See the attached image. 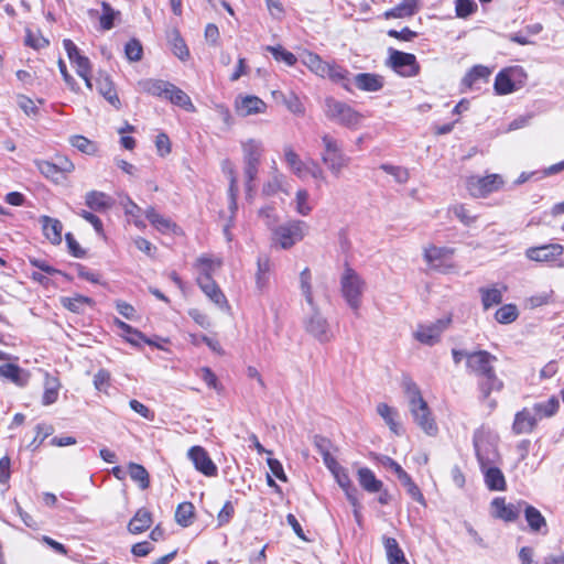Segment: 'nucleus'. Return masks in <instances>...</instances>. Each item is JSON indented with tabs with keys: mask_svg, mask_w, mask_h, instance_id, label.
Instances as JSON below:
<instances>
[{
	"mask_svg": "<svg viewBox=\"0 0 564 564\" xmlns=\"http://www.w3.org/2000/svg\"><path fill=\"white\" fill-rule=\"evenodd\" d=\"M377 413L382 417L392 434L399 436L403 433L402 424L399 421V412L395 408L380 402L377 405Z\"/></svg>",
	"mask_w": 564,
	"mask_h": 564,
	"instance_id": "nucleus-27",
	"label": "nucleus"
},
{
	"mask_svg": "<svg viewBox=\"0 0 564 564\" xmlns=\"http://www.w3.org/2000/svg\"><path fill=\"white\" fill-rule=\"evenodd\" d=\"M322 152L321 161L326 165L330 174L335 177H339L344 169L350 164V156H348L339 140L328 133H324L321 137Z\"/></svg>",
	"mask_w": 564,
	"mask_h": 564,
	"instance_id": "nucleus-3",
	"label": "nucleus"
},
{
	"mask_svg": "<svg viewBox=\"0 0 564 564\" xmlns=\"http://www.w3.org/2000/svg\"><path fill=\"white\" fill-rule=\"evenodd\" d=\"M523 505L525 500L509 502L506 497H495L489 505L490 516L506 523L516 522L522 513Z\"/></svg>",
	"mask_w": 564,
	"mask_h": 564,
	"instance_id": "nucleus-10",
	"label": "nucleus"
},
{
	"mask_svg": "<svg viewBox=\"0 0 564 564\" xmlns=\"http://www.w3.org/2000/svg\"><path fill=\"white\" fill-rule=\"evenodd\" d=\"M466 365L468 370L478 376L479 390L484 399H487L492 391H499L502 382L497 378L492 368V361L496 360L495 355H466Z\"/></svg>",
	"mask_w": 564,
	"mask_h": 564,
	"instance_id": "nucleus-2",
	"label": "nucleus"
},
{
	"mask_svg": "<svg viewBox=\"0 0 564 564\" xmlns=\"http://www.w3.org/2000/svg\"><path fill=\"white\" fill-rule=\"evenodd\" d=\"M265 51L270 52L273 55L275 61L283 62L288 66H293L297 62L296 56L292 52L286 51L281 45H276V46L268 45V46H265Z\"/></svg>",
	"mask_w": 564,
	"mask_h": 564,
	"instance_id": "nucleus-52",
	"label": "nucleus"
},
{
	"mask_svg": "<svg viewBox=\"0 0 564 564\" xmlns=\"http://www.w3.org/2000/svg\"><path fill=\"white\" fill-rule=\"evenodd\" d=\"M69 142L74 148H76L83 153L93 154L96 151V145L94 144V142L88 140L86 137L73 135L69 139Z\"/></svg>",
	"mask_w": 564,
	"mask_h": 564,
	"instance_id": "nucleus-60",
	"label": "nucleus"
},
{
	"mask_svg": "<svg viewBox=\"0 0 564 564\" xmlns=\"http://www.w3.org/2000/svg\"><path fill=\"white\" fill-rule=\"evenodd\" d=\"M113 203L112 197L104 192L90 191L85 195V204L94 212H106L113 206Z\"/></svg>",
	"mask_w": 564,
	"mask_h": 564,
	"instance_id": "nucleus-30",
	"label": "nucleus"
},
{
	"mask_svg": "<svg viewBox=\"0 0 564 564\" xmlns=\"http://www.w3.org/2000/svg\"><path fill=\"white\" fill-rule=\"evenodd\" d=\"M39 221L46 239H48L53 245H59L63 231L62 223L50 216H41Z\"/></svg>",
	"mask_w": 564,
	"mask_h": 564,
	"instance_id": "nucleus-33",
	"label": "nucleus"
},
{
	"mask_svg": "<svg viewBox=\"0 0 564 564\" xmlns=\"http://www.w3.org/2000/svg\"><path fill=\"white\" fill-rule=\"evenodd\" d=\"M352 82L364 91H379L383 87L382 77L371 73H359L354 76Z\"/></svg>",
	"mask_w": 564,
	"mask_h": 564,
	"instance_id": "nucleus-36",
	"label": "nucleus"
},
{
	"mask_svg": "<svg viewBox=\"0 0 564 564\" xmlns=\"http://www.w3.org/2000/svg\"><path fill=\"white\" fill-rule=\"evenodd\" d=\"M522 512L524 514L528 527L532 533L535 534H546L547 522L545 517L541 513V511L534 506L528 503L523 505Z\"/></svg>",
	"mask_w": 564,
	"mask_h": 564,
	"instance_id": "nucleus-20",
	"label": "nucleus"
},
{
	"mask_svg": "<svg viewBox=\"0 0 564 564\" xmlns=\"http://www.w3.org/2000/svg\"><path fill=\"white\" fill-rule=\"evenodd\" d=\"M484 476V481L488 490L490 491H506L507 480L502 470L497 466H488L480 469Z\"/></svg>",
	"mask_w": 564,
	"mask_h": 564,
	"instance_id": "nucleus-26",
	"label": "nucleus"
},
{
	"mask_svg": "<svg viewBox=\"0 0 564 564\" xmlns=\"http://www.w3.org/2000/svg\"><path fill=\"white\" fill-rule=\"evenodd\" d=\"M357 478L360 487L367 492H379L383 488V482L378 479L375 473L368 467L359 468L357 471Z\"/></svg>",
	"mask_w": 564,
	"mask_h": 564,
	"instance_id": "nucleus-35",
	"label": "nucleus"
},
{
	"mask_svg": "<svg viewBox=\"0 0 564 564\" xmlns=\"http://www.w3.org/2000/svg\"><path fill=\"white\" fill-rule=\"evenodd\" d=\"M388 65L403 77L416 76L420 72V65L414 54L404 53L394 48H389Z\"/></svg>",
	"mask_w": 564,
	"mask_h": 564,
	"instance_id": "nucleus-11",
	"label": "nucleus"
},
{
	"mask_svg": "<svg viewBox=\"0 0 564 564\" xmlns=\"http://www.w3.org/2000/svg\"><path fill=\"white\" fill-rule=\"evenodd\" d=\"M366 281L350 267L346 265L340 276V292L347 305L357 314L366 291Z\"/></svg>",
	"mask_w": 564,
	"mask_h": 564,
	"instance_id": "nucleus-5",
	"label": "nucleus"
},
{
	"mask_svg": "<svg viewBox=\"0 0 564 564\" xmlns=\"http://www.w3.org/2000/svg\"><path fill=\"white\" fill-rule=\"evenodd\" d=\"M334 477L336 478V481L341 487V489L345 491L347 499L355 508V516L356 518H359V501L356 496L357 489L352 485V481L349 477V474L346 468L340 467L336 471L333 473Z\"/></svg>",
	"mask_w": 564,
	"mask_h": 564,
	"instance_id": "nucleus-24",
	"label": "nucleus"
},
{
	"mask_svg": "<svg viewBox=\"0 0 564 564\" xmlns=\"http://www.w3.org/2000/svg\"><path fill=\"white\" fill-rule=\"evenodd\" d=\"M451 323L452 317L444 316L434 323L420 325L414 333V337L423 344L433 345L438 341L441 334L449 326Z\"/></svg>",
	"mask_w": 564,
	"mask_h": 564,
	"instance_id": "nucleus-15",
	"label": "nucleus"
},
{
	"mask_svg": "<svg viewBox=\"0 0 564 564\" xmlns=\"http://www.w3.org/2000/svg\"><path fill=\"white\" fill-rule=\"evenodd\" d=\"M491 70L484 65L474 66L463 78V85L473 88L478 80H487Z\"/></svg>",
	"mask_w": 564,
	"mask_h": 564,
	"instance_id": "nucleus-46",
	"label": "nucleus"
},
{
	"mask_svg": "<svg viewBox=\"0 0 564 564\" xmlns=\"http://www.w3.org/2000/svg\"><path fill=\"white\" fill-rule=\"evenodd\" d=\"M258 271L256 274V283L258 289L262 290L268 284V273L270 270V261L267 257H259L258 258Z\"/></svg>",
	"mask_w": 564,
	"mask_h": 564,
	"instance_id": "nucleus-54",
	"label": "nucleus"
},
{
	"mask_svg": "<svg viewBox=\"0 0 564 564\" xmlns=\"http://www.w3.org/2000/svg\"><path fill=\"white\" fill-rule=\"evenodd\" d=\"M449 210L459 219L460 223H463L465 226L473 225L477 216L471 215L470 212L465 207V205L458 204L454 205L449 208Z\"/></svg>",
	"mask_w": 564,
	"mask_h": 564,
	"instance_id": "nucleus-61",
	"label": "nucleus"
},
{
	"mask_svg": "<svg viewBox=\"0 0 564 564\" xmlns=\"http://www.w3.org/2000/svg\"><path fill=\"white\" fill-rule=\"evenodd\" d=\"M308 229V225L303 220H289L273 230V241L282 249H290L304 239Z\"/></svg>",
	"mask_w": 564,
	"mask_h": 564,
	"instance_id": "nucleus-7",
	"label": "nucleus"
},
{
	"mask_svg": "<svg viewBox=\"0 0 564 564\" xmlns=\"http://www.w3.org/2000/svg\"><path fill=\"white\" fill-rule=\"evenodd\" d=\"M536 424V416L530 409L523 408L514 414L512 432L516 435L530 434L535 430Z\"/></svg>",
	"mask_w": 564,
	"mask_h": 564,
	"instance_id": "nucleus-22",
	"label": "nucleus"
},
{
	"mask_svg": "<svg viewBox=\"0 0 564 564\" xmlns=\"http://www.w3.org/2000/svg\"><path fill=\"white\" fill-rule=\"evenodd\" d=\"M560 408V403L556 397H551L545 402H539L533 405V411L535 412V416L542 417H551L557 413Z\"/></svg>",
	"mask_w": 564,
	"mask_h": 564,
	"instance_id": "nucleus-47",
	"label": "nucleus"
},
{
	"mask_svg": "<svg viewBox=\"0 0 564 564\" xmlns=\"http://www.w3.org/2000/svg\"><path fill=\"white\" fill-rule=\"evenodd\" d=\"M476 457L480 469L497 465L500 462V454L495 445L489 442H475Z\"/></svg>",
	"mask_w": 564,
	"mask_h": 564,
	"instance_id": "nucleus-23",
	"label": "nucleus"
},
{
	"mask_svg": "<svg viewBox=\"0 0 564 564\" xmlns=\"http://www.w3.org/2000/svg\"><path fill=\"white\" fill-rule=\"evenodd\" d=\"M564 252L560 243H550L539 247H531L525 251L528 259L536 262H550L556 260Z\"/></svg>",
	"mask_w": 564,
	"mask_h": 564,
	"instance_id": "nucleus-18",
	"label": "nucleus"
},
{
	"mask_svg": "<svg viewBox=\"0 0 564 564\" xmlns=\"http://www.w3.org/2000/svg\"><path fill=\"white\" fill-rule=\"evenodd\" d=\"M235 516V503L227 500L217 514V525L224 527L228 524Z\"/></svg>",
	"mask_w": 564,
	"mask_h": 564,
	"instance_id": "nucleus-62",
	"label": "nucleus"
},
{
	"mask_svg": "<svg viewBox=\"0 0 564 564\" xmlns=\"http://www.w3.org/2000/svg\"><path fill=\"white\" fill-rule=\"evenodd\" d=\"M308 192L306 189H299L295 194V210L302 216H307L312 212V206L308 203Z\"/></svg>",
	"mask_w": 564,
	"mask_h": 564,
	"instance_id": "nucleus-58",
	"label": "nucleus"
},
{
	"mask_svg": "<svg viewBox=\"0 0 564 564\" xmlns=\"http://www.w3.org/2000/svg\"><path fill=\"white\" fill-rule=\"evenodd\" d=\"M479 293L485 310L502 302V291L497 288H480Z\"/></svg>",
	"mask_w": 564,
	"mask_h": 564,
	"instance_id": "nucleus-50",
	"label": "nucleus"
},
{
	"mask_svg": "<svg viewBox=\"0 0 564 564\" xmlns=\"http://www.w3.org/2000/svg\"><path fill=\"white\" fill-rule=\"evenodd\" d=\"M171 84L172 83L162 79L145 78L139 80L137 86L141 93L165 99L166 94H169Z\"/></svg>",
	"mask_w": 564,
	"mask_h": 564,
	"instance_id": "nucleus-28",
	"label": "nucleus"
},
{
	"mask_svg": "<svg viewBox=\"0 0 564 564\" xmlns=\"http://www.w3.org/2000/svg\"><path fill=\"white\" fill-rule=\"evenodd\" d=\"M62 305L73 313H82L87 306L93 304L90 297L84 295L67 296L61 299Z\"/></svg>",
	"mask_w": 564,
	"mask_h": 564,
	"instance_id": "nucleus-44",
	"label": "nucleus"
},
{
	"mask_svg": "<svg viewBox=\"0 0 564 564\" xmlns=\"http://www.w3.org/2000/svg\"><path fill=\"white\" fill-rule=\"evenodd\" d=\"M127 468L130 478L138 484L140 489L145 490L150 487V475L143 465L131 462L128 464Z\"/></svg>",
	"mask_w": 564,
	"mask_h": 564,
	"instance_id": "nucleus-40",
	"label": "nucleus"
},
{
	"mask_svg": "<svg viewBox=\"0 0 564 564\" xmlns=\"http://www.w3.org/2000/svg\"><path fill=\"white\" fill-rule=\"evenodd\" d=\"M300 289L301 293L305 299V302L308 306H314V296H313V289H312V274L311 270L308 268H305L300 273Z\"/></svg>",
	"mask_w": 564,
	"mask_h": 564,
	"instance_id": "nucleus-49",
	"label": "nucleus"
},
{
	"mask_svg": "<svg viewBox=\"0 0 564 564\" xmlns=\"http://www.w3.org/2000/svg\"><path fill=\"white\" fill-rule=\"evenodd\" d=\"M381 540L389 564H410L397 539L383 535Z\"/></svg>",
	"mask_w": 564,
	"mask_h": 564,
	"instance_id": "nucleus-32",
	"label": "nucleus"
},
{
	"mask_svg": "<svg viewBox=\"0 0 564 564\" xmlns=\"http://www.w3.org/2000/svg\"><path fill=\"white\" fill-rule=\"evenodd\" d=\"M196 267L199 270V275L212 276V273L221 267V261L218 258L202 256L197 259Z\"/></svg>",
	"mask_w": 564,
	"mask_h": 564,
	"instance_id": "nucleus-51",
	"label": "nucleus"
},
{
	"mask_svg": "<svg viewBox=\"0 0 564 564\" xmlns=\"http://www.w3.org/2000/svg\"><path fill=\"white\" fill-rule=\"evenodd\" d=\"M525 79L527 74L521 67H509L497 74L494 88L497 95H508L521 88Z\"/></svg>",
	"mask_w": 564,
	"mask_h": 564,
	"instance_id": "nucleus-9",
	"label": "nucleus"
},
{
	"mask_svg": "<svg viewBox=\"0 0 564 564\" xmlns=\"http://www.w3.org/2000/svg\"><path fill=\"white\" fill-rule=\"evenodd\" d=\"M236 112L241 117L263 113L267 110V104L257 96H238L235 100Z\"/></svg>",
	"mask_w": 564,
	"mask_h": 564,
	"instance_id": "nucleus-17",
	"label": "nucleus"
},
{
	"mask_svg": "<svg viewBox=\"0 0 564 564\" xmlns=\"http://www.w3.org/2000/svg\"><path fill=\"white\" fill-rule=\"evenodd\" d=\"M402 386L404 393L409 399L410 412L414 422L424 431L425 434L429 436H435L438 433V426L427 402L422 395L420 388L409 377L403 379Z\"/></svg>",
	"mask_w": 564,
	"mask_h": 564,
	"instance_id": "nucleus-1",
	"label": "nucleus"
},
{
	"mask_svg": "<svg viewBox=\"0 0 564 564\" xmlns=\"http://www.w3.org/2000/svg\"><path fill=\"white\" fill-rule=\"evenodd\" d=\"M241 148L246 189L250 194L254 188L253 182L257 180L264 150L262 142L256 139L242 142Z\"/></svg>",
	"mask_w": 564,
	"mask_h": 564,
	"instance_id": "nucleus-4",
	"label": "nucleus"
},
{
	"mask_svg": "<svg viewBox=\"0 0 564 564\" xmlns=\"http://www.w3.org/2000/svg\"><path fill=\"white\" fill-rule=\"evenodd\" d=\"M284 178V175L274 167L271 172L270 178L263 184L262 194L265 196H273L278 192L283 191Z\"/></svg>",
	"mask_w": 564,
	"mask_h": 564,
	"instance_id": "nucleus-45",
	"label": "nucleus"
},
{
	"mask_svg": "<svg viewBox=\"0 0 564 564\" xmlns=\"http://www.w3.org/2000/svg\"><path fill=\"white\" fill-rule=\"evenodd\" d=\"M35 436L30 444V446H32L33 449H37L42 445L44 440L54 433V427L51 424L40 423L35 426Z\"/></svg>",
	"mask_w": 564,
	"mask_h": 564,
	"instance_id": "nucleus-56",
	"label": "nucleus"
},
{
	"mask_svg": "<svg viewBox=\"0 0 564 564\" xmlns=\"http://www.w3.org/2000/svg\"><path fill=\"white\" fill-rule=\"evenodd\" d=\"M284 160L290 170L300 178H304L307 175L317 181H325L326 176L319 164L310 159L307 161L301 160L299 154L293 150L291 145H286L283 149Z\"/></svg>",
	"mask_w": 564,
	"mask_h": 564,
	"instance_id": "nucleus-8",
	"label": "nucleus"
},
{
	"mask_svg": "<svg viewBox=\"0 0 564 564\" xmlns=\"http://www.w3.org/2000/svg\"><path fill=\"white\" fill-rule=\"evenodd\" d=\"M196 518L195 506L191 501H183L177 505L174 519L182 528L192 525Z\"/></svg>",
	"mask_w": 564,
	"mask_h": 564,
	"instance_id": "nucleus-37",
	"label": "nucleus"
},
{
	"mask_svg": "<svg viewBox=\"0 0 564 564\" xmlns=\"http://www.w3.org/2000/svg\"><path fill=\"white\" fill-rule=\"evenodd\" d=\"M153 523V514L147 508H139L128 523V531L133 534H141L148 531Z\"/></svg>",
	"mask_w": 564,
	"mask_h": 564,
	"instance_id": "nucleus-25",
	"label": "nucleus"
},
{
	"mask_svg": "<svg viewBox=\"0 0 564 564\" xmlns=\"http://www.w3.org/2000/svg\"><path fill=\"white\" fill-rule=\"evenodd\" d=\"M62 384L58 379V377L53 376L48 372H45L44 375V382H43V394H42V404L43 405H51L55 403L58 400L59 395V389Z\"/></svg>",
	"mask_w": 564,
	"mask_h": 564,
	"instance_id": "nucleus-31",
	"label": "nucleus"
},
{
	"mask_svg": "<svg viewBox=\"0 0 564 564\" xmlns=\"http://www.w3.org/2000/svg\"><path fill=\"white\" fill-rule=\"evenodd\" d=\"M188 457L193 462L195 468L207 477L217 475V466L209 457L207 451L202 446H193L188 451Z\"/></svg>",
	"mask_w": 564,
	"mask_h": 564,
	"instance_id": "nucleus-16",
	"label": "nucleus"
},
{
	"mask_svg": "<svg viewBox=\"0 0 564 564\" xmlns=\"http://www.w3.org/2000/svg\"><path fill=\"white\" fill-rule=\"evenodd\" d=\"M380 169L383 170L387 174L392 175L394 180L400 184H403L409 180V172L404 167L391 164H382Z\"/></svg>",
	"mask_w": 564,
	"mask_h": 564,
	"instance_id": "nucleus-64",
	"label": "nucleus"
},
{
	"mask_svg": "<svg viewBox=\"0 0 564 564\" xmlns=\"http://www.w3.org/2000/svg\"><path fill=\"white\" fill-rule=\"evenodd\" d=\"M325 115L329 120L350 129L357 128L364 119L352 107L333 97L325 99Z\"/></svg>",
	"mask_w": 564,
	"mask_h": 564,
	"instance_id": "nucleus-6",
	"label": "nucleus"
},
{
	"mask_svg": "<svg viewBox=\"0 0 564 564\" xmlns=\"http://www.w3.org/2000/svg\"><path fill=\"white\" fill-rule=\"evenodd\" d=\"M165 99L170 100L173 105L185 109L186 111H195V106L193 105L188 95L173 84H171L169 94H166Z\"/></svg>",
	"mask_w": 564,
	"mask_h": 564,
	"instance_id": "nucleus-39",
	"label": "nucleus"
},
{
	"mask_svg": "<svg viewBox=\"0 0 564 564\" xmlns=\"http://www.w3.org/2000/svg\"><path fill=\"white\" fill-rule=\"evenodd\" d=\"M454 253V248L431 245L424 248L423 257L431 269L447 273L454 268L453 263L449 262Z\"/></svg>",
	"mask_w": 564,
	"mask_h": 564,
	"instance_id": "nucleus-12",
	"label": "nucleus"
},
{
	"mask_svg": "<svg viewBox=\"0 0 564 564\" xmlns=\"http://www.w3.org/2000/svg\"><path fill=\"white\" fill-rule=\"evenodd\" d=\"M124 53L129 61H131V62L140 61L142 58V54H143V48H142L141 43L135 39L130 40L124 46Z\"/></svg>",
	"mask_w": 564,
	"mask_h": 564,
	"instance_id": "nucleus-63",
	"label": "nucleus"
},
{
	"mask_svg": "<svg viewBox=\"0 0 564 564\" xmlns=\"http://www.w3.org/2000/svg\"><path fill=\"white\" fill-rule=\"evenodd\" d=\"M477 3L473 0H456L455 12L458 18L466 19L477 10Z\"/></svg>",
	"mask_w": 564,
	"mask_h": 564,
	"instance_id": "nucleus-59",
	"label": "nucleus"
},
{
	"mask_svg": "<svg viewBox=\"0 0 564 564\" xmlns=\"http://www.w3.org/2000/svg\"><path fill=\"white\" fill-rule=\"evenodd\" d=\"M349 70L336 63H327L325 73L322 78H328L335 84L340 85L344 89L350 91Z\"/></svg>",
	"mask_w": 564,
	"mask_h": 564,
	"instance_id": "nucleus-29",
	"label": "nucleus"
},
{
	"mask_svg": "<svg viewBox=\"0 0 564 564\" xmlns=\"http://www.w3.org/2000/svg\"><path fill=\"white\" fill-rule=\"evenodd\" d=\"M224 171L228 174L229 176V209L231 212V214L234 215L238 208V205H237V196H238V181H237V176H236V173H235V170H234V166L231 165V163L229 161H226L224 163Z\"/></svg>",
	"mask_w": 564,
	"mask_h": 564,
	"instance_id": "nucleus-41",
	"label": "nucleus"
},
{
	"mask_svg": "<svg viewBox=\"0 0 564 564\" xmlns=\"http://www.w3.org/2000/svg\"><path fill=\"white\" fill-rule=\"evenodd\" d=\"M519 315L518 308L513 304H506L496 312V319L500 324H510L517 319Z\"/></svg>",
	"mask_w": 564,
	"mask_h": 564,
	"instance_id": "nucleus-55",
	"label": "nucleus"
},
{
	"mask_svg": "<svg viewBox=\"0 0 564 564\" xmlns=\"http://www.w3.org/2000/svg\"><path fill=\"white\" fill-rule=\"evenodd\" d=\"M311 313L305 319V329L321 341H327L332 337V332L327 319L321 314L316 303L310 306Z\"/></svg>",
	"mask_w": 564,
	"mask_h": 564,
	"instance_id": "nucleus-14",
	"label": "nucleus"
},
{
	"mask_svg": "<svg viewBox=\"0 0 564 564\" xmlns=\"http://www.w3.org/2000/svg\"><path fill=\"white\" fill-rule=\"evenodd\" d=\"M505 184L499 174H489L484 177L471 176L467 181V189L474 197H486L498 191Z\"/></svg>",
	"mask_w": 564,
	"mask_h": 564,
	"instance_id": "nucleus-13",
	"label": "nucleus"
},
{
	"mask_svg": "<svg viewBox=\"0 0 564 564\" xmlns=\"http://www.w3.org/2000/svg\"><path fill=\"white\" fill-rule=\"evenodd\" d=\"M35 165L42 175L53 181L54 183L61 184L66 181V177L53 162L43 160L35 161Z\"/></svg>",
	"mask_w": 564,
	"mask_h": 564,
	"instance_id": "nucleus-43",
	"label": "nucleus"
},
{
	"mask_svg": "<svg viewBox=\"0 0 564 564\" xmlns=\"http://www.w3.org/2000/svg\"><path fill=\"white\" fill-rule=\"evenodd\" d=\"M127 340L137 348H140L142 343H145L153 348L164 349V347L161 344L152 339L145 338L144 335L137 329H131V332L127 333Z\"/></svg>",
	"mask_w": 564,
	"mask_h": 564,
	"instance_id": "nucleus-57",
	"label": "nucleus"
},
{
	"mask_svg": "<svg viewBox=\"0 0 564 564\" xmlns=\"http://www.w3.org/2000/svg\"><path fill=\"white\" fill-rule=\"evenodd\" d=\"M145 217L149 219V221L159 230L161 231H169L173 224L170 219L163 217L160 215L154 208L150 207L145 212Z\"/></svg>",
	"mask_w": 564,
	"mask_h": 564,
	"instance_id": "nucleus-53",
	"label": "nucleus"
},
{
	"mask_svg": "<svg viewBox=\"0 0 564 564\" xmlns=\"http://www.w3.org/2000/svg\"><path fill=\"white\" fill-rule=\"evenodd\" d=\"M197 283L206 296L219 308L228 307L227 300L216 282L208 275H198Z\"/></svg>",
	"mask_w": 564,
	"mask_h": 564,
	"instance_id": "nucleus-21",
	"label": "nucleus"
},
{
	"mask_svg": "<svg viewBox=\"0 0 564 564\" xmlns=\"http://www.w3.org/2000/svg\"><path fill=\"white\" fill-rule=\"evenodd\" d=\"M0 379L23 388L29 383L31 373L14 362H4L0 365Z\"/></svg>",
	"mask_w": 564,
	"mask_h": 564,
	"instance_id": "nucleus-19",
	"label": "nucleus"
},
{
	"mask_svg": "<svg viewBox=\"0 0 564 564\" xmlns=\"http://www.w3.org/2000/svg\"><path fill=\"white\" fill-rule=\"evenodd\" d=\"M399 480L401 481L402 486L406 489L408 495L414 501H416L417 503H420L423 507L426 506V500H425L424 495L422 494L421 489L414 482V480L412 479V477L409 474L403 475Z\"/></svg>",
	"mask_w": 564,
	"mask_h": 564,
	"instance_id": "nucleus-48",
	"label": "nucleus"
},
{
	"mask_svg": "<svg viewBox=\"0 0 564 564\" xmlns=\"http://www.w3.org/2000/svg\"><path fill=\"white\" fill-rule=\"evenodd\" d=\"M301 62L315 75L322 77L325 73V68L328 62L322 59V57L313 52L305 51L301 55Z\"/></svg>",
	"mask_w": 564,
	"mask_h": 564,
	"instance_id": "nucleus-42",
	"label": "nucleus"
},
{
	"mask_svg": "<svg viewBox=\"0 0 564 564\" xmlns=\"http://www.w3.org/2000/svg\"><path fill=\"white\" fill-rule=\"evenodd\" d=\"M96 85L98 91L108 100V102L119 109L121 105L120 99L113 88V84L109 75L100 73L96 78Z\"/></svg>",
	"mask_w": 564,
	"mask_h": 564,
	"instance_id": "nucleus-34",
	"label": "nucleus"
},
{
	"mask_svg": "<svg viewBox=\"0 0 564 564\" xmlns=\"http://www.w3.org/2000/svg\"><path fill=\"white\" fill-rule=\"evenodd\" d=\"M419 10V0H404L391 10L384 12L386 19L408 18L415 14Z\"/></svg>",
	"mask_w": 564,
	"mask_h": 564,
	"instance_id": "nucleus-38",
	"label": "nucleus"
}]
</instances>
